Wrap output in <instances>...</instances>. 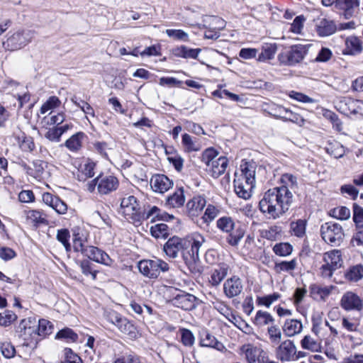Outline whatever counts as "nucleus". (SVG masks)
<instances>
[{"instance_id":"1","label":"nucleus","mask_w":363,"mask_h":363,"mask_svg":"<svg viewBox=\"0 0 363 363\" xmlns=\"http://www.w3.org/2000/svg\"><path fill=\"white\" fill-rule=\"evenodd\" d=\"M281 181L283 184L281 186L267 191L259 202V210L274 219L280 218L289 211L293 203V194L289 187L297 186V178L291 174H284Z\"/></svg>"},{"instance_id":"2","label":"nucleus","mask_w":363,"mask_h":363,"mask_svg":"<svg viewBox=\"0 0 363 363\" xmlns=\"http://www.w3.org/2000/svg\"><path fill=\"white\" fill-rule=\"evenodd\" d=\"M204 239L202 236L198 235L193 239V242L184 240L177 236L170 238L165 245H164V251L166 255L172 258H175L179 252H182V256L184 260L186 261L187 258L186 254L184 252L185 249L191 246V252L188 251L187 253L193 261L199 259V252Z\"/></svg>"},{"instance_id":"3","label":"nucleus","mask_w":363,"mask_h":363,"mask_svg":"<svg viewBox=\"0 0 363 363\" xmlns=\"http://www.w3.org/2000/svg\"><path fill=\"white\" fill-rule=\"evenodd\" d=\"M16 333L23 340V345L35 347L40 338L36 333V321L35 318H28L21 320L16 328Z\"/></svg>"},{"instance_id":"4","label":"nucleus","mask_w":363,"mask_h":363,"mask_svg":"<svg viewBox=\"0 0 363 363\" xmlns=\"http://www.w3.org/2000/svg\"><path fill=\"white\" fill-rule=\"evenodd\" d=\"M309 45H294L278 55V60L281 65L293 66L301 62L308 54Z\"/></svg>"},{"instance_id":"5","label":"nucleus","mask_w":363,"mask_h":363,"mask_svg":"<svg viewBox=\"0 0 363 363\" xmlns=\"http://www.w3.org/2000/svg\"><path fill=\"white\" fill-rule=\"evenodd\" d=\"M105 317L109 323L116 325L121 333L128 335L130 339L133 340L138 337V331L136 326L118 313L115 311H106Z\"/></svg>"},{"instance_id":"6","label":"nucleus","mask_w":363,"mask_h":363,"mask_svg":"<svg viewBox=\"0 0 363 363\" xmlns=\"http://www.w3.org/2000/svg\"><path fill=\"white\" fill-rule=\"evenodd\" d=\"M320 235L323 240L331 246H339L345 237L342 225L334 222L323 223L320 226Z\"/></svg>"},{"instance_id":"7","label":"nucleus","mask_w":363,"mask_h":363,"mask_svg":"<svg viewBox=\"0 0 363 363\" xmlns=\"http://www.w3.org/2000/svg\"><path fill=\"white\" fill-rule=\"evenodd\" d=\"M167 291L172 294L173 297L169 302L174 306L184 311H191L196 307L198 299L194 295L172 286L168 287Z\"/></svg>"},{"instance_id":"8","label":"nucleus","mask_w":363,"mask_h":363,"mask_svg":"<svg viewBox=\"0 0 363 363\" xmlns=\"http://www.w3.org/2000/svg\"><path fill=\"white\" fill-rule=\"evenodd\" d=\"M33 37V33L30 30H18L9 36L6 41L3 42V47L5 50L9 51L20 50L28 44Z\"/></svg>"},{"instance_id":"9","label":"nucleus","mask_w":363,"mask_h":363,"mask_svg":"<svg viewBox=\"0 0 363 363\" xmlns=\"http://www.w3.org/2000/svg\"><path fill=\"white\" fill-rule=\"evenodd\" d=\"M151 218L150 223H154L156 220L169 221L174 219V216L169 214L164 211L161 210L156 206L150 208L147 211L145 210L143 212L135 215L134 220L136 222L141 223L143 220H146Z\"/></svg>"},{"instance_id":"10","label":"nucleus","mask_w":363,"mask_h":363,"mask_svg":"<svg viewBox=\"0 0 363 363\" xmlns=\"http://www.w3.org/2000/svg\"><path fill=\"white\" fill-rule=\"evenodd\" d=\"M137 266L139 272H164L169 269L168 264L160 259L141 260Z\"/></svg>"},{"instance_id":"11","label":"nucleus","mask_w":363,"mask_h":363,"mask_svg":"<svg viewBox=\"0 0 363 363\" xmlns=\"http://www.w3.org/2000/svg\"><path fill=\"white\" fill-rule=\"evenodd\" d=\"M340 306L346 311H361L363 309V303L357 294L352 291H347L341 298Z\"/></svg>"},{"instance_id":"12","label":"nucleus","mask_w":363,"mask_h":363,"mask_svg":"<svg viewBox=\"0 0 363 363\" xmlns=\"http://www.w3.org/2000/svg\"><path fill=\"white\" fill-rule=\"evenodd\" d=\"M119 186L118 179L113 175L100 174L98 181V192L100 194H108L116 191Z\"/></svg>"},{"instance_id":"13","label":"nucleus","mask_w":363,"mask_h":363,"mask_svg":"<svg viewBox=\"0 0 363 363\" xmlns=\"http://www.w3.org/2000/svg\"><path fill=\"white\" fill-rule=\"evenodd\" d=\"M296 354V347L290 340L281 342L277 348V356L281 362H289L294 359Z\"/></svg>"},{"instance_id":"14","label":"nucleus","mask_w":363,"mask_h":363,"mask_svg":"<svg viewBox=\"0 0 363 363\" xmlns=\"http://www.w3.org/2000/svg\"><path fill=\"white\" fill-rule=\"evenodd\" d=\"M84 256L89 259L107 266H110L112 262L108 254L94 246H86L84 250Z\"/></svg>"},{"instance_id":"15","label":"nucleus","mask_w":363,"mask_h":363,"mask_svg":"<svg viewBox=\"0 0 363 363\" xmlns=\"http://www.w3.org/2000/svg\"><path fill=\"white\" fill-rule=\"evenodd\" d=\"M277 50V46L275 43L263 45L260 52L257 49L251 48V59L255 58L257 62H265L273 59Z\"/></svg>"},{"instance_id":"16","label":"nucleus","mask_w":363,"mask_h":363,"mask_svg":"<svg viewBox=\"0 0 363 363\" xmlns=\"http://www.w3.org/2000/svg\"><path fill=\"white\" fill-rule=\"evenodd\" d=\"M199 345L201 347L214 348L218 351L225 350L222 342L218 341L208 330L203 329L199 333Z\"/></svg>"},{"instance_id":"17","label":"nucleus","mask_w":363,"mask_h":363,"mask_svg":"<svg viewBox=\"0 0 363 363\" xmlns=\"http://www.w3.org/2000/svg\"><path fill=\"white\" fill-rule=\"evenodd\" d=\"M173 185V182L164 174H155L150 179L152 189L158 193H164Z\"/></svg>"},{"instance_id":"18","label":"nucleus","mask_w":363,"mask_h":363,"mask_svg":"<svg viewBox=\"0 0 363 363\" xmlns=\"http://www.w3.org/2000/svg\"><path fill=\"white\" fill-rule=\"evenodd\" d=\"M43 202L52 207L57 213L65 214L67 211V206L59 196L49 192L43 194Z\"/></svg>"},{"instance_id":"19","label":"nucleus","mask_w":363,"mask_h":363,"mask_svg":"<svg viewBox=\"0 0 363 363\" xmlns=\"http://www.w3.org/2000/svg\"><path fill=\"white\" fill-rule=\"evenodd\" d=\"M206 205V201L203 196H196L190 199L186 203V213L189 217H197Z\"/></svg>"},{"instance_id":"20","label":"nucleus","mask_w":363,"mask_h":363,"mask_svg":"<svg viewBox=\"0 0 363 363\" xmlns=\"http://www.w3.org/2000/svg\"><path fill=\"white\" fill-rule=\"evenodd\" d=\"M325 264L322 266L323 270H328L330 272L339 269L342 265V258L340 251L335 250L328 253L324 258Z\"/></svg>"},{"instance_id":"21","label":"nucleus","mask_w":363,"mask_h":363,"mask_svg":"<svg viewBox=\"0 0 363 363\" xmlns=\"http://www.w3.org/2000/svg\"><path fill=\"white\" fill-rule=\"evenodd\" d=\"M359 102L350 97H344L338 102V110L345 115L357 114L359 113Z\"/></svg>"},{"instance_id":"22","label":"nucleus","mask_w":363,"mask_h":363,"mask_svg":"<svg viewBox=\"0 0 363 363\" xmlns=\"http://www.w3.org/2000/svg\"><path fill=\"white\" fill-rule=\"evenodd\" d=\"M335 6L343 11V16L348 19L354 15L359 6V0H337Z\"/></svg>"},{"instance_id":"23","label":"nucleus","mask_w":363,"mask_h":363,"mask_svg":"<svg viewBox=\"0 0 363 363\" xmlns=\"http://www.w3.org/2000/svg\"><path fill=\"white\" fill-rule=\"evenodd\" d=\"M224 291L228 297H233L238 295L242 289L240 278L233 276L227 279L223 286Z\"/></svg>"},{"instance_id":"24","label":"nucleus","mask_w":363,"mask_h":363,"mask_svg":"<svg viewBox=\"0 0 363 363\" xmlns=\"http://www.w3.org/2000/svg\"><path fill=\"white\" fill-rule=\"evenodd\" d=\"M200 48H190L186 45H181L172 49V54L178 57L196 59L201 52Z\"/></svg>"},{"instance_id":"25","label":"nucleus","mask_w":363,"mask_h":363,"mask_svg":"<svg viewBox=\"0 0 363 363\" xmlns=\"http://www.w3.org/2000/svg\"><path fill=\"white\" fill-rule=\"evenodd\" d=\"M337 30V26L333 21L325 18L322 19L317 25V33L320 36L325 37L333 34Z\"/></svg>"},{"instance_id":"26","label":"nucleus","mask_w":363,"mask_h":363,"mask_svg":"<svg viewBox=\"0 0 363 363\" xmlns=\"http://www.w3.org/2000/svg\"><path fill=\"white\" fill-rule=\"evenodd\" d=\"M26 213V219L30 222L35 228H39L40 225H47L48 221L43 216V213L38 210H30L25 211Z\"/></svg>"},{"instance_id":"27","label":"nucleus","mask_w":363,"mask_h":363,"mask_svg":"<svg viewBox=\"0 0 363 363\" xmlns=\"http://www.w3.org/2000/svg\"><path fill=\"white\" fill-rule=\"evenodd\" d=\"M303 328L302 323L296 319L286 320L284 326L283 331L285 335L292 337L301 332Z\"/></svg>"},{"instance_id":"28","label":"nucleus","mask_w":363,"mask_h":363,"mask_svg":"<svg viewBox=\"0 0 363 363\" xmlns=\"http://www.w3.org/2000/svg\"><path fill=\"white\" fill-rule=\"evenodd\" d=\"M307 220L306 219H298L291 221L290 223V231L292 235L297 238H303L306 235Z\"/></svg>"},{"instance_id":"29","label":"nucleus","mask_w":363,"mask_h":363,"mask_svg":"<svg viewBox=\"0 0 363 363\" xmlns=\"http://www.w3.org/2000/svg\"><path fill=\"white\" fill-rule=\"evenodd\" d=\"M53 330L52 323L45 319H40L36 325V333L38 338H43L51 334Z\"/></svg>"},{"instance_id":"30","label":"nucleus","mask_w":363,"mask_h":363,"mask_svg":"<svg viewBox=\"0 0 363 363\" xmlns=\"http://www.w3.org/2000/svg\"><path fill=\"white\" fill-rule=\"evenodd\" d=\"M185 196L183 188H179L172 195L167 199V204L173 208H178L184 205Z\"/></svg>"},{"instance_id":"31","label":"nucleus","mask_w":363,"mask_h":363,"mask_svg":"<svg viewBox=\"0 0 363 363\" xmlns=\"http://www.w3.org/2000/svg\"><path fill=\"white\" fill-rule=\"evenodd\" d=\"M85 137L83 132H78L65 141V146L71 151H77L82 147V140Z\"/></svg>"},{"instance_id":"32","label":"nucleus","mask_w":363,"mask_h":363,"mask_svg":"<svg viewBox=\"0 0 363 363\" xmlns=\"http://www.w3.org/2000/svg\"><path fill=\"white\" fill-rule=\"evenodd\" d=\"M150 234L152 237L158 239H166L169 235V227L165 223H158L150 227Z\"/></svg>"},{"instance_id":"33","label":"nucleus","mask_w":363,"mask_h":363,"mask_svg":"<svg viewBox=\"0 0 363 363\" xmlns=\"http://www.w3.org/2000/svg\"><path fill=\"white\" fill-rule=\"evenodd\" d=\"M347 53L350 55H357L362 51L361 40L355 36L350 37L346 40Z\"/></svg>"},{"instance_id":"34","label":"nucleus","mask_w":363,"mask_h":363,"mask_svg":"<svg viewBox=\"0 0 363 363\" xmlns=\"http://www.w3.org/2000/svg\"><path fill=\"white\" fill-rule=\"evenodd\" d=\"M274 322V319L268 312L258 311L256 313V315L253 320V323L258 326L262 327L266 325L273 324Z\"/></svg>"},{"instance_id":"35","label":"nucleus","mask_w":363,"mask_h":363,"mask_svg":"<svg viewBox=\"0 0 363 363\" xmlns=\"http://www.w3.org/2000/svg\"><path fill=\"white\" fill-rule=\"evenodd\" d=\"M267 359V352L260 347L251 345V363H265Z\"/></svg>"},{"instance_id":"36","label":"nucleus","mask_w":363,"mask_h":363,"mask_svg":"<svg viewBox=\"0 0 363 363\" xmlns=\"http://www.w3.org/2000/svg\"><path fill=\"white\" fill-rule=\"evenodd\" d=\"M217 227L222 231L225 233L231 232L235 224L230 217L223 216L220 218L216 222Z\"/></svg>"},{"instance_id":"37","label":"nucleus","mask_w":363,"mask_h":363,"mask_svg":"<svg viewBox=\"0 0 363 363\" xmlns=\"http://www.w3.org/2000/svg\"><path fill=\"white\" fill-rule=\"evenodd\" d=\"M245 233V228L241 225L236 227L234 232L231 233L227 238L228 242L232 246H236Z\"/></svg>"},{"instance_id":"38","label":"nucleus","mask_w":363,"mask_h":363,"mask_svg":"<svg viewBox=\"0 0 363 363\" xmlns=\"http://www.w3.org/2000/svg\"><path fill=\"white\" fill-rule=\"evenodd\" d=\"M69 231L67 229L62 228L57 230V240L63 245L67 252L72 250V246L69 242Z\"/></svg>"},{"instance_id":"39","label":"nucleus","mask_w":363,"mask_h":363,"mask_svg":"<svg viewBox=\"0 0 363 363\" xmlns=\"http://www.w3.org/2000/svg\"><path fill=\"white\" fill-rule=\"evenodd\" d=\"M301 347L304 350H311L312 352H318L320 348V345L310 335H305L301 341Z\"/></svg>"},{"instance_id":"40","label":"nucleus","mask_w":363,"mask_h":363,"mask_svg":"<svg viewBox=\"0 0 363 363\" xmlns=\"http://www.w3.org/2000/svg\"><path fill=\"white\" fill-rule=\"evenodd\" d=\"M235 179H234V188L236 194L245 200L250 199V191L245 189L242 182L240 178H238L237 173L235 174Z\"/></svg>"},{"instance_id":"41","label":"nucleus","mask_w":363,"mask_h":363,"mask_svg":"<svg viewBox=\"0 0 363 363\" xmlns=\"http://www.w3.org/2000/svg\"><path fill=\"white\" fill-rule=\"evenodd\" d=\"M56 339H65L68 341L76 342L78 340V335L69 328L60 330L55 335Z\"/></svg>"},{"instance_id":"42","label":"nucleus","mask_w":363,"mask_h":363,"mask_svg":"<svg viewBox=\"0 0 363 363\" xmlns=\"http://www.w3.org/2000/svg\"><path fill=\"white\" fill-rule=\"evenodd\" d=\"M19 146L23 151L31 152L35 149V143L33 139L30 136H26L24 133H22V140L21 137L18 136Z\"/></svg>"},{"instance_id":"43","label":"nucleus","mask_w":363,"mask_h":363,"mask_svg":"<svg viewBox=\"0 0 363 363\" xmlns=\"http://www.w3.org/2000/svg\"><path fill=\"white\" fill-rule=\"evenodd\" d=\"M292 250V245L288 242L277 243L273 247V251L276 255L283 257L290 255Z\"/></svg>"},{"instance_id":"44","label":"nucleus","mask_w":363,"mask_h":363,"mask_svg":"<svg viewBox=\"0 0 363 363\" xmlns=\"http://www.w3.org/2000/svg\"><path fill=\"white\" fill-rule=\"evenodd\" d=\"M332 216L339 220H345L350 218V210L346 206H340L333 208Z\"/></svg>"},{"instance_id":"45","label":"nucleus","mask_w":363,"mask_h":363,"mask_svg":"<svg viewBox=\"0 0 363 363\" xmlns=\"http://www.w3.org/2000/svg\"><path fill=\"white\" fill-rule=\"evenodd\" d=\"M182 144L187 152L198 151L200 149L199 145L187 133L182 135Z\"/></svg>"},{"instance_id":"46","label":"nucleus","mask_w":363,"mask_h":363,"mask_svg":"<svg viewBox=\"0 0 363 363\" xmlns=\"http://www.w3.org/2000/svg\"><path fill=\"white\" fill-rule=\"evenodd\" d=\"M218 155V151L213 147H208L206 149L201 155V161L203 162L207 166H210L214 159Z\"/></svg>"},{"instance_id":"47","label":"nucleus","mask_w":363,"mask_h":363,"mask_svg":"<svg viewBox=\"0 0 363 363\" xmlns=\"http://www.w3.org/2000/svg\"><path fill=\"white\" fill-rule=\"evenodd\" d=\"M182 342L184 346L191 347L194 344L195 337L192 332L186 328L180 330Z\"/></svg>"},{"instance_id":"48","label":"nucleus","mask_w":363,"mask_h":363,"mask_svg":"<svg viewBox=\"0 0 363 363\" xmlns=\"http://www.w3.org/2000/svg\"><path fill=\"white\" fill-rule=\"evenodd\" d=\"M65 360L61 363H82L79 356L74 353L70 348H65L64 350Z\"/></svg>"},{"instance_id":"49","label":"nucleus","mask_w":363,"mask_h":363,"mask_svg":"<svg viewBox=\"0 0 363 363\" xmlns=\"http://www.w3.org/2000/svg\"><path fill=\"white\" fill-rule=\"evenodd\" d=\"M356 233L351 240L353 246L363 245V224L355 225Z\"/></svg>"},{"instance_id":"50","label":"nucleus","mask_w":363,"mask_h":363,"mask_svg":"<svg viewBox=\"0 0 363 363\" xmlns=\"http://www.w3.org/2000/svg\"><path fill=\"white\" fill-rule=\"evenodd\" d=\"M218 213L219 210L218 208L213 205L209 204L207 206L202 218L205 223H209L218 216Z\"/></svg>"},{"instance_id":"51","label":"nucleus","mask_w":363,"mask_h":363,"mask_svg":"<svg viewBox=\"0 0 363 363\" xmlns=\"http://www.w3.org/2000/svg\"><path fill=\"white\" fill-rule=\"evenodd\" d=\"M353 222L354 225L363 224V208L357 203L352 204Z\"/></svg>"},{"instance_id":"52","label":"nucleus","mask_w":363,"mask_h":363,"mask_svg":"<svg viewBox=\"0 0 363 363\" xmlns=\"http://www.w3.org/2000/svg\"><path fill=\"white\" fill-rule=\"evenodd\" d=\"M267 332L272 342L278 343L280 342L281 333L278 326L272 324L268 328Z\"/></svg>"},{"instance_id":"53","label":"nucleus","mask_w":363,"mask_h":363,"mask_svg":"<svg viewBox=\"0 0 363 363\" xmlns=\"http://www.w3.org/2000/svg\"><path fill=\"white\" fill-rule=\"evenodd\" d=\"M137 206V199L134 196L123 198L121 202V207L122 208L130 209L133 211L136 210Z\"/></svg>"},{"instance_id":"54","label":"nucleus","mask_w":363,"mask_h":363,"mask_svg":"<svg viewBox=\"0 0 363 363\" xmlns=\"http://www.w3.org/2000/svg\"><path fill=\"white\" fill-rule=\"evenodd\" d=\"M161 46L160 45H152L151 46L147 47L144 49L141 53L140 56L143 57H152V56H160L161 55Z\"/></svg>"},{"instance_id":"55","label":"nucleus","mask_w":363,"mask_h":363,"mask_svg":"<svg viewBox=\"0 0 363 363\" xmlns=\"http://www.w3.org/2000/svg\"><path fill=\"white\" fill-rule=\"evenodd\" d=\"M166 33L169 37L173 38L175 40H188V34L183 30L167 29L166 30Z\"/></svg>"},{"instance_id":"56","label":"nucleus","mask_w":363,"mask_h":363,"mask_svg":"<svg viewBox=\"0 0 363 363\" xmlns=\"http://www.w3.org/2000/svg\"><path fill=\"white\" fill-rule=\"evenodd\" d=\"M289 113V110L283 106H274L272 108V112H269L275 118L281 119L284 121Z\"/></svg>"},{"instance_id":"57","label":"nucleus","mask_w":363,"mask_h":363,"mask_svg":"<svg viewBox=\"0 0 363 363\" xmlns=\"http://www.w3.org/2000/svg\"><path fill=\"white\" fill-rule=\"evenodd\" d=\"M16 315L10 311H5L0 314V325L7 326L16 319Z\"/></svg>"},{"instance_id":"58","label":"nucleus","mask_w":363,"mask_h":363,"mask_svg":"<svg viewBox=\"0 0 363 363\" xmlns=\"http://www.w3.org/2000/svg\"><path fill=\"white\" fill-rule=\"evenodd\" d=\"M0 350L4 357L8 359L13 357L16 352L15 347L7 342L0 345Z\"/></svg>"},{"instance_id":"59","label":"nucleus","mask_w":363,"mask_h":363,"mask_svg":"<svg viewBox=\"0 0 363 363\" xmlns=\"http://www.w3.org/2000/svg\"><path fill=\"white\" fill-rule=\"evenodd\" d=\"M341 194H347L352 200L357 199L359 190L352 184H344L340 187Z\"/></svg>"},{"instance_id":"60","label":"nucleus","mask_w":363,"mask_h":363,"mask_svg":"<svg viewBox=\"0 0 363 363\" xmlns=\"http://www.w3.org/2000/svg\"><path fill=\"white\" fill-rule=\"evenodd\" d=\"M332 55V51L329 48H322L318 53L315 61L318 62H325L330 60Z\"/></svg>"},{"instance_id":"61","label":"nucleus","mask_w":363,"mask_h":363,"mask_svg":"<svg viewBox=\"0 0 363 363\" xmlns=\"http://www.w3.org/2000/svg\"><path fill=\"white\" fill-rule=\"evenodd\" d=\"M216 162L218 163V165H220V170L218 169V172L214 171L215 179L224 174L228 164V160L227 157L221 156L216 160Z\"/></svg>"},{"instance_id":"62","label":"nucleus","mask_w":363,"mask_h":363,"mask_svg":"<svg viewBox=\"0 0 363 363\" xmlns=\"http://www.w3.org/2000/svg\"><path fill=\"white\" fill-rule=\"evenodd\" d=\"M182 82L174 77H162L160 79L159 84L160 86H180Z\"/></svg>"},{"instance_id":"63","label":"nucleus","mask_w":363,"mask_h":363,"mask_svg":"<svg viewBox=\"0 0 363 363\" xmlns=\"http://www.w3.org/2000/svg\"><path fill=\"white\" fill-rule=\"evenodd\" d=\"M168 161L171 163L177 172H181L184 165V159L179 154L177 155H171L167 157Z\"/></svg>"},{"instance_id":"64","label":"nucleus","mask_w":363,"mask_h":363,"mask_svg":"<svg viewBox=\"0 0 363 363\" xmlns=\"http://www.w3.org/2000/svg\"><path fill=\"white\" fill-rule=\"evenodd\" d=\"M86 246H84L82 239L79 233L73 234V248L75 252H81L84 255V250Z\"/></svg>"}]
</instances>
